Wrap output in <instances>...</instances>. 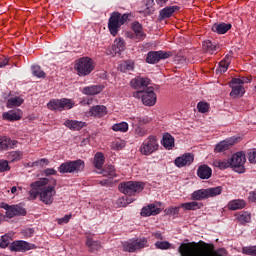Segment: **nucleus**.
Here are the masks:
<instances>
[{"instance_id": "1", "label": "nucleus", "mask_w": 256, "mask_h": 256, "mask_svg": "<svg viewBox=\"0 0 256 256\" xmlns=\"http://www.w3.org/2000/svg\"><path fill=\"white\" fill-rule=\"evenodd\" d=\"M30 187L31 189L28 191L29 201H35L39 197L44 205H53V201H55V196L57 195V190H55L57 180H54V183L49 185L47 178H41L38 181L32 182Z\"/></svg>"}, {"instance_id": "2", "label": "nucleus", "mask_w": 256, "mask_h": 256, "mask_svg": "<svg viewBox=\"0 0 256 256\" xmlns=\"http://www.w3.org/2000/svg\"><path fill=\"white\" fill-rule=\"evenodd\" d=\"M178 253L180 256H223V250L215 251V245L203 241L181 243Z\"/></svg>"}, {"instance_id": "3", "label": "nucleus", "mask_w": 256, "mask_h": 256, "mask_svg": "<svg viewBox=\"0 0 256 256\" xmlns=\"http://www.w3.org/2000/svg\"><path fill=\"white\" fill-rule=\"evenodd\" d=\"M129 21V14H123L119 12H113L108 20V29L113 37H116L121 29L122 25H125Z\"/></svg>"}, {"instance_id": "4", "label": "nucleus", "mask_w": 256, "mask_h": 256, "mask_svg": "<svg viewBox=\"0 0 256 256\" xmlns=\"http://www.w3.org/2000/svg\"><path fill=\"white\" fill-rule=\"evenodd\" d=\"M143 189H145V184L139 181H127L119 184V191L128 197L141 193Z\"/></svg>"}, {"instance_id": "5", "label": "nucleus", "mask_w": 256, "mask_h": 256, "mask_svg": "<svg viewBox=\"0 0 256 256\" xmlns=\"http://www.w3.org/2000/svg\"><path fill=\"white\" fill-rule=\"evenodd\" d=\"M75 69L79 77H87V75H91V72L95 69V64L91 58L83 57L76 61Z\"/></svg>"}, {"instance_id": "6", "label": "nucleus", "mask_w": 256, "mask_h": 256, "mask_svg": "<svg viewBox=\"0 0 256 256\" xmlns=\"http://www.w3.org/2000/svg\"><path fill=\"white\" fill-rule=\"evenodd\" d=\"M123 251L127 253H135V251H141V249H145V247H149V241L147 238H137L131 239L122 244Z\"/></svg>"}, {"instance_id": "7", "label": "nucleus", "mask_w": 256, "mask_h": 256, "mask_svg": "<svg viewBox=\"0 0 256 256\" xmlns=\"http://www.w3.org/2000/svg\"><path fill=\"white\" fill-rule=\"evenodd\" d=\"M85 169V162L81 159L67 161L58 167L59 173H81Z\"/></svg>"}, {"instance_id": "8", "label": "nucleus", "mask_w": 256, "mask_h": 256, "mask_svg": "<svg viewBox=\"0 0 256 256\" xmlns=\"http://www.w3.org/2000/svg\"><path fill=\"white\" fill-rule=\"evenodd\" d=\"M155 151H159V142L157 136L150 135L140 146V153L142 155H153Z\"/></svg>"}, {"instance_id": "9", "label": "nucleus", "mask_w": 256, "mask_h": 256, "mask_svg": "<svg viewBox=\"0 0 256 256\" xmlns=\"http://www.w3.org/2000/svg\"><path fill=\"white\" fill-rule=\"evenodd\" d=\"M47 107L50 111H64V109H73L75 102L67 98L53 99L49 101Z\"/></svg>"}, {"instance_id": "10", "label": "nucleus", "mask_w": 256, "mask_h": 256, "mask_svg": "<svg viewBox=\"0 0 256 256\" xmlns=\"http://www.w3.org/2000/svg\"><path fill=\"white\" fill-rule=\"evenodd\" d=\"M151 83V80L149 78H143V77H136L131 80L130 85L133 87V89H136V94H134V97H140L147 89H153V87H149V84Z\"/></svg>"}, {"instance_id": "11", "label": "nucleus", "mask_w": 256, "mask_h": 256, "mask_svg": "<svg viewBox=\"0 0 256 256\" xmlns=\"http://www.w3.org/2000/svg\"><path fill=\"white\" fill-rule=\"evenodd\" d=\"M1 209H5L6 213L5 216L8 219H13V217H17V215H27V211L25 208L19 206V205H12L3 202L0 204Z\"/></svg>"}, {"instance_id": "12", "label": "nucleus", "mask_w": 256, "mask_h": 256, "mask_svg": "<svg viewBox=\"0 0 256 256\" xmlns=\"http://www.w3.org/2000/svg\"><path fill=\"white\" fill-rule=\"evenodd\" d=\"M245 153L237 152L231 158L230 166L234 168L236 173H245Z\"/></svg>"}, {"instance_id": "13", "label": "nucleus", "mask_w": 256, "mask_h": 256, "mask_svg": "<svg viewBox=\"0 0 256 256\" xmlns=\"http://www.w3.org/2000/svg\"><path fill=\"white\" fill-rule=\"evenodd\" d=\"M171 57V53L165 51H150L146 56V63L150 65H155V63H159L161 59H169Z\"/></svg>"}, {"instance_id": "14", "label": "nucleus", "mask_w": 256, "mask_h": 256, "mask_svg": "<svg viewBox=\"0 0 256 256\" xmlns=\"http://www.w3.org/2000/svg\"><path fill=\"white\" fill-rule=\"evenodd\" d=\"M10 251L25 253V251H31V249H36L35 244H30L23 240L14 241L9 246Z\"/></svg>"}, {"instance_id": "15", "label": "nucleus", "mask_w": 256, "mask_h": 256, "mask_svg": "<svg viewBox=\"0 0 256 256\" xmlns=\"http://www.w3.org/2000/svg\"><path fill=\"white\" fill-rule=\"evenodd\" d=\"M140 95L142 103L146 107H153V105L157 103V94H155L153 88H147V90Z\"/></svg>"}, {"instance_id": "16", "label": "nucleus", "mask_w": 256, "mask_h": 256, "mask_svg": "<svg viewBox=\"0 0 256 256\" xmlns=\"http://www.w3.org/2000/svg\"><path fill=\"white\" fill-rule=\"evenodd\" d=\"M237 141H239L238 138H230L223 140L215 146L214 151L215 153H223V151H229V148L235 145Z\"/></svg>"}, {"instance_id": "17", "label": "nucleus", "mask_w": 256, "mask_h": 256, "mask_svg": "<svg viewBox=\"0 0 256 256\" xmlns=\"http://www.w3.org/2000/svg\"><path fill=\"white\" fill-rule=\"evenodd\" d=\"M23 118V112L21 110H10L2 114V119L4 121H21Z\"/></svg>"}, {"instance_id": "18", "label": "nucleus", "mask_w": 256, "mask_h": 256, "mask_svg": "<svg viewBox=\"0 0 256 256\" xmlns=\"http://www.w3.org/2000/svg\"><path fill=\"white\" fill-rule=\"evenodd\" d=\"M194 156L191 153H186L175 159L176 167H186V165H191L194 161Z\"/></svg>"}, {"instance_id": "19", "label": "nucleus", "mask_w": 256, "mask_h": 256, "mask_svg": "<svg viewBox=\"0 0 256 256\" xmlns=\"http://www.w3.org/2000/svg\"><path fill=\"white\" fill-rule=\"evenodd\" d=\"M175 11H179V6H167L160 10L158 19L159 21H163L164 19H169L172 17Z\"/></svg>"}, {"instance_id": "20", "label": "nucleus", "mask_w": 256, "mask_h": 256, "mask_svg": "<svg viewBox=\"0 0 256 256\" xmlns=\"http://www.w3.org/2000/svg\"><path fill=\"white\" fill-rule=\"evenodd\" d=\"M154 5L155 0H144V5L140 8L139 13H142L145 17L153 15V13H155Z\"/></svg>"}, {"instance_id": "21", "label": "nucleus", "mask_w": 256, "mask_h": 256, "mask_svg": "<svg viewBox=\"0 0 256 256\" xmlns=\"http://www.w3.org/2000/svg\"><path fill=\"white\" fill-rule=\"evenodd\" d=\"M89 113L91 117L101 119V117H105V115H107V107L103 105H96L90 108Z\"/></svg>"}, {"instance_id": "22", "label": "nucleus", "mask_w": 256, "mask_h": 256, "mask_svg": "<svg viewBox=\"0 0 256 256\" xmlns=\"http://www.w3.org/2000/svg\"><path fill=\"white\" fill-rule=\"evenodd\" d=\"M159 213H161V209L155 204H149L141 210L142 217H151V215H159Z\"/></svg>"}, {"instance_id": "23", "label": "nucleus", "mask_w": 256, "mask_h": 256, "mask_svg": "<svg viewBox=\"0 0 256 256\" xmlns=\"http://www.w3.org/2000/svg\"><path fill=\"white\" fill-rule=\"evenodd\" d=\"M197 175L200 179H211L213 170L208 165H201L197 169Z\"/></svg>"}, {"instance_id": "24", "label": "nucleus", "mask_w": 256, "mask_h": 256, "mask_svg": "<svg viewBox=\"0 0 256 256\" xmlns=\"http://www.w3.org/2000/svg\"><path fill=\"white\" fill-rule=\"evenodd\" d=\"M231 27V23H215L212 26V31L214 33H218V35H225V33H227V31H229Z\"/></svg>"}, {"instance_id": "25", "label": "nucleus", "mask_w": 256, "mask_h": 256, "mask_svg": "<svg viewBox=\"0 0 256 256\" xmlns=\"http://www.w3.org/2000/svg\"><path fill=\"white\" fill-rule=\"evenodd\" d=\"M103 89H105V86L103 85H92L84 87L82 93L84 95H99Z\"/></svg>"}, {"instance_id": "26", "label": "nucleus", "mask_w": 256, "mask_h": 256, "mask_svg": "<svg viewBox=\"0 0 256 256\" xmlns=\"http://www.w3.org/2000/svg\"><path fill=\"white\" fill-rule=\"evenodd\" d=\"M232 91L230 92V97L237 99V97H243L245 95V87L240 84L231 83Z\"/></svg>"}, {"instance_id": "27", "label": "nucleus", "mask_w": 256, "mask_h": 256, "mask_svg": "<svg viewBox=\"0 0 256 256\" xmlns=\"http://www.w3.org/2000/svg\"><path fill=\"white\" fill-rule=\"evenodd\" d=\"M65 127L71 129V131H81L85 127V122L77 120H66L64 122Z\"/></svg>"}, {"instance_id": "28", "label": "nucleus", "mask_w": 256, "mask_h": 256, "mask_svg": "<svg viewBox=\"0 0 256 256\" xmlns=\"http://www.w3.org/2000/svg\"><path fill=\"white\" fill-rule=\"evenodd\" d=\"M247 202L242 199L232 200L228 203L229 211H237L239 209H245Z\"/></svg>"}, {"instance_id": "29", "label": "nucleus", "mask_w": 256, "mask_h": 256, "mask_svg": "<svg viewBox=\"0 0 256 256\" xmlns=\"http://www.w3.org/2000/svg\"><path fill=\"white\" fill-rule=\"evenodd\" d=\"M86 246L88 247L90 253H96V251H99V249H101V242L93 240V238L87 236Z\"/></svg>"}, {"instance_id": "30", "label": "nucleus", "mask_w": 256, "mask_h": 256, "mask_svg": "<svg viewBox=\"0 0 256 256\" xmlns=\"http://www.w3.org/2000/svg\"><path fill=\"white\" fill-rule=\"evenodd\" d=\"M103 177H108L109 179H113L117 177V173L115 172V166L113 165H105L104 168L98 172Z\"/></svg>"}, {"instance_id": "31", "label": "nucleus", "mask_w": 256, "mask_h": 256, "mask_svg": "<svg viewBox=\"0 0 256 256\" xmlns=\"http://www.w3.org/2000/svg\"><path fill=\"white\" fill-rule=\"evenodd\" d=\"M202 49L206 53H210V55H213V53H215V51L219 49V45L213 44L211 40H205L202 44Z\"/></svg>"}, {"instance_id": "32", "label": "nucleus", "mask_w": 256, "mask_h": 256, "mask_svg": "<svg viewBox=\"0 0 256 256\" xmlns=\"http://www.w3.org/2000/svg\"><path fill=\"white\" fill-rule=\"evenodd\" d=\"M162 145L165 149H173L175 147V138L169 133H165L162 138Z\"/></svg>"}, {"instance_id": "33", "label": "nucleus", "mask_w": 256, "mask_h": 256, "mask_svg": "<svg viewBox=\"0 0 256 256\" xmlns=\"http://www.w3.org/2000/svg\"><path fill=\"white\" fill-rule=\"evenodd\" d=\"M180 207L182 209H185L186 211H197V209H201L203 207V204L193 201V202L182 203L180 204Z\"/></svg>"}, {"instance_id": "34", "label": "nucleus", "mask_w": 256, "mask_h": 256, "mask_svg": "<svg viewBox=\"0 0 256 256\" xmlns=\"http://www.w3.org/2000/svg\"><path fill=\"white\" fill-rule=\"evenodd\" d=\"M191 199H193V201H203V199H208L207 189L194 191L191 195Z\"/></svg>"}, {"instance_id": "35", "label": "nucleus", "mask_w": 256, "mask_h": 256, "mask_svg": "<svg viewBox=\"0 0 256 256\" xmlns=\"http://www.w3.org/2000/svg\"><path fill=\"white\" fill-rule=\"evenodd\" d=\"M23 101H24L23 98L19 96L10 98L6 103V107L8 109H13V107H21V105H23Z\"/></svg>"}, {"instance_id": "36", "label": "nucleus", "mask_w": 256, "mask_h": 256, "mask_svg": "<svg viewBox=\"0 0 256 256\" xmlns=\"http://www.w3.org/2000/svg\"><path fill=\"white\" fill-rule=\"evenodd\" d=\"M132 30L134 31L137 39H145V33L143 32V26L139 22L132 23Z\"/></svg>"}, {"instance_id": "37", "label": "nucleus", "mask_w": 256, "mask_h": 256, "mask_svg": "<svg viewBox=\"0 0 256 256\" xmlns=\"http://www.w3.org/2000/svg\"><path fill=\"white\" fill-rule=\"evenodd\" d=\"M7 159L10 161V163H17V161H21L23 159V152L12 151L8 153Z\"/></svg>"}, {"instance_id": "38", "label": "nucleus", "mask_w": 256, "mask_h": 256, "mask_svg": "<svg viewBox=\"0 0 256 256\" xmlns=\"http://www.w3.org/2000/svg\"><path fill=\"white\" fill-rule=\"evenodd\" d=\"M130 119L132 120V125H134V126L135 125H138V126L147 125V123H151V118H149L147 116L132 117Z\"/></svg>"}, {"instance_id": "39", "label": "nucleus", "mask_w": 256, "mask_h": 256, "mask_svg": "<svg viewBox=\"0 0 256 256\" xmlns=\"http://www.w3.org/2000/svg\"><path fill=\"white\" fill-rule=\"evenodd\" d=\"M104 163H105V156L103 155V153L101 152L96 153L94 156V167L96 169H101Z\"/></svg>"}, {"instance_id": "40", "label": "nucleus", "mask_w": 256, "mask_h": 256, "mask_svg": "<svg viewBox=\"0 0 256 256\" xmlns=\"http://www.w3.org/2000/svg\"><path fill=\"white\" fill-rule=\"evenodd\" d=\"M113 131H120V133H127L129 131V124L127 122L116 123L112 126Z\"/></svg>"}, {"instance_id": "41", "label": "nucleus", "mask_w": 256, "mask_h": 256, "mask_svg": "<svg viewBox=\"0 0 256 256\" xmlns=\"http://www.w3.org/2000/svg\"><path fill=\"white\" fill-rule=\"evenodd\" d=\"M206 193L208 195V199L209 197H217V195H221V193H223V187L217 186L213 188H207Z\"/></svg>"}, {"instance_id": "42", "label": "nucleus", "mask_w": 256, "mask_h": 256, "mask_svg": "<svg viewBox=\"0 0 256 256\" xmlns=\"http://www.w3.org/2000/svg\"><path fill=\"white\" fill-rule=\"evenodd\" d=\"M213 165L218 169H229V167H231V162L227 160H214Z\"/></svg>"}, {"instance_id": "43", "label": "nucleus", "mask_w": 256, "mask_h": 256, "mask_svg": "<svg viewBox=\"0 0 256 256\" xmlns=\"http://www.w3.org/2000/svg\"><path fill=\"white\" fill-rule=\"evenodd\" d=\"M114 51L115 53H121V51H125V41L119 38L114 42Z\"/></svg>"}, {"instance_id": "44", "label": "nucleus", "mask_w": 256, "mask_h": 256, "mask_svg": "<svg viewBox=\"0 0 256 256\" xmlns=\"http://www.w3.org/2000/svg\"><path fill=\"white\" fill-rule=\"evenodd\" d=\"M236 219L241 223H249V221H251V214L248 212H240L236 215Z\"/></svg>"}, {"instance_id": "45", "label": "nucleus", "mask_w": 256, "mask_h": 256, "mask_svg": "<svg viewBox=\"0 0 256 256\" xmlns=\"http://www.w3.org/2000/svg\"><path fill=\"white\" fill-rule=\"evenodd\" d=\"M12 238L9 234H5L4 236L1 237L0 239V247L1 249H5L9 247V244L11 243Z\"/></svg>"}, {"instance_id": "46", "label": "nucleus", "mask_w": 256, "mask_h": 256, "mask_svg": "<svg viewBox=\"0 0 256 256\" xmlns=\"http://www.w3.org/2000/svg\"><path fill=\"white\" fill-rule=\"evenodd\" d=\"M32 74L34 77H38L39 79H45V73L41 70L40 66H33L32 67Z\"/></svg>"}, {"instance_id": "47", "label": "nucleus", "mask_w": 256, "mask_h": 256, "mask_svg": "<svg viewBox=\"0 0 256 256\" xmlns=\"http://www.w3.org/2000/svg\"><path fill=\"white\" fill-rule=\"evenodd\" d=\"M232 85H245V83H251V79L247 77H242V78H233L231 80Z\"/></svg>"}, {"instance_id": "48", "label": "nucleus", "mask_w": 256, "mask_h": 256, "mask_svg": "<svg viewBox=\"0 0 256 256\" xmlns=\"http://www.w3.org/2000/svg\"><path fill=\"white\" fill-rule=\"evenodd\" d=\"M244 255L256 256V246H247L242 248Z\"/></svg>"}, {"instance_id": "49", "label": "nucleus", "mask_w": 256, "mask_h": 256, "mask_svg": "<svg viewBox=\"0 0 256 256\" xmlns=\"http://www.w3.org/2000/svg\"><path fill=\"white\" fill-rule=\"evenodd\" d=\"M7 171H11V166L9 165V161L0 160V173H7Z\"/></svg>"}, {"instance_id": "50", "label": "nucleus", "mask_w": 256, "mask_h": 256, "mask_svg": "<svg viewBox=\"0 0 256 256\" xmlns=\"http://www.w3.org/2000/svg\"><path fill=\"white\" fill-rule=\"evenodd\" d=\"M155 247L156 249H171V243H169L168 241H157L155 243Z\"/></svg>"}, {"instance_id": "51", "label": "nucleus", "mask_w": 256, "mask_h": 256, "mask_svg": "<svg viewBox=\"0 0 256 256\" xmlns=\"http://www.w3.org/2000/svg\"><path fill=\"white\" fill-rule=\"evenodd\" d=\"M131 203H133V200L128 196H124L118 199V205H120V207H127V205Z\"/></svg>"}, {"instance_id": "52", "label": "nucleus", "mask_w": 256, "mask_h": 256, "mask_svg": "<svg viewBox=\"0 0 256 256\" xmlns=\"http://www.w3.org/2000/svg\"><path fill=\"white\" fill-rule=\"evenodd\" d=\"M197 109L199 113H207V111H209V104L207 102H199Z\"/></svg>"}, {"instance_id": "53", "label": "nucleus", "mask_w": 256, "mask_h": 256, "mask_svg": "<svg viewBox=\"0 0 256 256\" xmlns=\"http://www.w3.org/2000/svg\"><path fill=\"white\" fill-rule=\"evenodd\" d=\"M135 135H137V137H145L147 135V130L141 126L136 125Z\"/></svg>"}, {"instance_id": "54", "label": "nucleus", "mask_w": 256, "mask_h": 256, "mask_svg": "<svg viewBox=\"0 0 256 256\" xmlns=\"http://www.w3.org/2000/svg\"><path fill=\"white\" fill-rule=\"evenodd\" d=\"M227 69H229V64H227L226 62H224L223 60L220 61L219 63V68L216 70V73L217 72H220V73H225L227 71Z\"/></svg>"}, {"instance_id": "55", "label": "nucleus", "mask_w": 256, "mask_h": 256, "mask_svg": "<svg viewBox=\"0 0 256 256\" xmlns=\"http://www.w3.org/2000/svg\"><path fill=\"white\" fill-rule=\"evenodd\" d=\"M123 147H125V143L122 141H115L112 143V149H114V151H121Z\"/></svg>"}, {"instance_id": "56", "label": "nucleus", "mask_w": 256, "mask_h": 256, "mask_svg": "<svg viewBox=\"0 0 256 256\" xmlns=\"http://www.w3.org/2000/svg\"><path fill=\"white\" fill-rule=\"evenodd\" d=\"M8 144H7V136L0 138V151H7Z\"/></svg>"}, {"instance_id": "57", "label": "nucleus", "mask_w": 256, "mask_h": 256, "mask_svg": "<svg viewBox=\"0 0 256 256\" xmlns=\"http://www.w3.org/2000/svg\"><path fill=\"white\" fill-rule=\"evenodd\" d=\"M7 144H8V149H15V147L19 145V141L12 140L11 138L7 137Z\"/></svg>"}, {"instance_id": "58", "label": "nucleus", "mask_w": 256, "mask_h": 256, "mask_svg": "<svg viewBox=\"0 0 256 256\" xmlns=\"http://www.w3.org/2000/svg\"><path fill=\"white\" fill-rule=\"evenodd\" d=\"M248 161L250 163H256V150H252L248 153Z\"/></svg>"}, {"instance_id": "59", "label": "nucleus", "mask_w": 256, "mask_h": 256, "mask_svg": "<svg viewBox=\"0 0 256 256\" xmlns=\"http://www.w3.org/2000/svg\"><path fill=\"white\" fill-rule=\"evenodd\" d=\"M43 163H45V165H48L49 160L46 159V158H42V159H40L38 161H35L34 165H36V167H43Z\"/></svg>"}, {"instance_id": "60", "label": "nucleus", "mask_w": 256, "mask_h": 256, "mask_svg": "<svg viewBox=\"0 0 256 256\" xmlns=\"http://www.w3.org/2000/svg\"><path fill=\"white\" fill-rule=\"evenodd\" d=\"M70 220H71V214L65 215L64 217L58 219V224L63 225V223H67Z\"/></svg>"}, {"instance_id": "61", "label": "nucleus", "mask_w": 256, "mask_h": 256, "mask_svg": "<svg viewBox=\"0 0 256 256\" xmlns=\"http://www.w3.org/2000/svg\"><path fill=\"white\" fill-rule=\"evenodd\" d=\"M33 233H35V230H33V228H28L22 231V234H24L25 237H32Z\"/></svg>"}, {"instance_id": "62", "label": "nucleus", "mask_w": 256, "mask_h": 256, "mask_svg": "<svg viewBox=\"0 0 256 256\" xmlns=\"http://www.w3.org/2000/svg\"><path fill=\"white\" fill-rule=\"evenodd\" d=\"M44 174L46 175V177H49V175H57V170L53 168H47L46 170H44Z\"/></svg>"}, {"instance_id": "63", "label": "nucleus", "mask_w": 256, "mask_h": 256, "mask_svg": "<svg viewBox=\"0 0 256 256\" xmlns=\"http://www.w3.org/2000/svg\"><path fill=\"white\" fill-rule=\"evenodd\" d=\"M179 209H181V206L179 207H171L168 209V213H172V215H179Z\"/></svg>"}, {"instance_id": "64", "label": "nucleus", "mask_w": 256, "mask_h": 256, "mask_svg": "<svg viewBox=\"0 0 256 256\" xmlns=\"http://www.w3.org/2000/svg\"><path fill=\"white\" fill-rule=\"evenodd\" d=\"M249 201H252V203L256 202V192H250L249 194Z\"/></svg>"}]
</instances>
